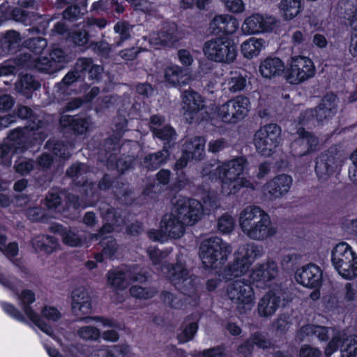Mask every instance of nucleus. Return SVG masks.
Instances as JSON below:
<instances>
[{"instance_id":"15","label":"nucleus","mask_w":357,"mask_h":357,"mask_svg":"<svg viewBox=\"0 0 357 357\" xmlns=\"http://www.w3.org/2000/svg\"><path fill=\"white\" fill-rule=\"evenodd\" d=\"M107 276L109 284L116 290H123L131 282H144L148 278L137 265L110 270Z\"/></svg>"},{"instance_id":"40","label":"nucleus","mask_w":357,"mask_h":357,"mask_svg":"<svg viewBox=\"0 0 357 357\" xmlns=\"http://www.w3.org/2000/svg\"><path fill=\"white\" fill-rule=\"evenodd\" d=\"M169 355L171 357H188L187 353L182 349L170 346L168 348ZM225 353L222 347H214L210 349H205L198 354H192V357H223Z\"/></svg>"},{"instance_id":"38","label":"nucleus","mask_w":357,"mask_h":357,"mask_svg":"<svg viewBox=\"0 0 357 357\" xmlns=\"http://www.w3.org/2000/svg\"><path fill=\"white\" fill-rule=\"evenodd\" d=\"M338 13L349 21L353 30L357 32V8L351 1L342 0L338 3Z\"/></svg>"},{"instance_id":"23","label":"nucleus","mask_w":357,"mask_h":357,"mask_svg":"<svg viewBox=\"0 0 357 357\" xmlns=\"http://www.w3.org/2000/svg\"><path fill=\"white\" fill-rule=\"evenodd\" d=\"M282 299H284V293L280 287L267 291L259 300L258 304L259 316L264 317L272 316L280 307Z\"/></svg>"},{"instance_id":"14","label":"nucleus","mask_w":357,"mask_h":357,"mask_svg":"<svg viewBox=\"0 0 357 357\" xmlns=\"http://www.w3.org/2000/svg\"><path fill=\"white\" fill-rule=\"evenodd\" d=\"M250 108V100L244 96H237L218 106L215 114L225 123H236L248 115Z\"/></svg>"},{"instance_id":"19","label":"nucleus","mask_w":357,"mask_h":357,"mask_svg":"<svg viewBox=\"0 0 357 357\" xmlns=\"http://www.w3.org/2000/svg\"><path fill=\"white\" fill-rule=\"evenodd\" d=\"M182 112L188 123L202 119V111L204 109L203 98L197 92L185 90L182 93Z\"/></svg>"},{"instance_id":"34","label":"nucleus","mask_w":357,"mask_h":357,"mask_svg":"<svg viewBox=\"0 0 357 357\" xmlns=\"http://www.w3.org/2000/svg\"><path fill=\"white\" fill-rule=\"evenodd\" d=\"M107 22L104 19L89 18L86 21L79 23L81 29L73 33L72 38L75 44L83 45L88 42V31L91 27L97 26L99 28H104Z\"/></svg>"},{"instance_id":"24","label":"nucleus","mask_w":357,"mask_h":357,"mask_svg":"<svg viewBox=\"0 0 357 357\" xmlns=\"http://www.w3.org/2000/svg\"><path fill=\"white\" fill-rule=\"evenodd\" d=\"M291 184L292 178L290 176L280 174L264 185L263 192L270 199H277L287 193Z\"/></svg>"},{"instance_id":"42","label":"nucleus","mask_w":357,"mask_h":357,"mask_svg":"<svg viewBox=\"0 0 357 357\" xmlns=\"http://www.w3.org/2000/svg\"><path fill=\"white\" fill-rule=\"evenodd\" d=\"M130 348L128 345H115L95 351L91 357H130Z\"/></svg>"},{"instance_id":"8","label":"nucleus","mask_w":357,"mask_h":357,"mask_svg":"<svg viewBox=\"0 0 357 357\" xmlns=\"http://www.w3.org/2000/svg\"><path fill=\"white\" fill-rule=\"evenodd\" d=\"M331 262L343 278L352 280L357 277V254L347 243H339L333 248Z\"/></svg>"},{"instance_id":"62","label":"nucleus","mask_w":357,"mask_h":357,"mask_svg":"<svg viewBox=\"0 0 357 357\" xmlns=\"http://www.w3.org/2000/svg\"><path fill=\"white\" fill-rule=\"evenodd\" d=\"M40 312L43 317L51 321H57L61 318V312L53 306L45 305Z\"/></svg>"},{"instance_id":"13","label":"nucleus","mask_w":357,"mask_h":357,"mask_svg":"<svg viewBox=\"0 0 357 357\" xmlns=\"http://www.w3.org/2000/svg\"><path fill=\"white\" fill-rule=\"evenodd\" d=\"M315 72V66L309 57L294 56L288 61L284 77L290 84L298 85L314 77Z\"/></svg>"},{"instance_id":"52","label":"nucleus","mask_w":357,"mask_h":357,"mask_svg":"<svg viewBox=\"0 0 357 357\" xmlns=\"http://www.w3.org/2000/svg\"><path fill=\"white\" fill-rule=\"evenodd\" d=\"M157 293L153 287L144 288L138 285H134L130 289V294L132 297L138 299H149L153 298Z\"/></svg>"},{"instance_id":"53","label":"nucleus","mask_w":357,"mask_h":357,"mask_svg":"<svg viewBox=\"0 0 357 357\" xmlns=\"http://www.w3.org/2000/svg\"><path fill=\"white\" fill-rule=\"evenodd\" d=\"M47 145L48 149H51L55 155L63 159H68L70 157L71 153L68 146L62 142H54L50 141Z\"/></svg>"},{"instance_id":"63","label":"nucleus","mask_w":357,"mask_h":357,"mask_svg":"<svg viewBox=\"0 0 357 357\" xmlns=\"http://www.w3.org/2000/svg\"><path fill=\"white\" fill-rule=\"evenodd\" d=\"M91 125L90 118L77 116L73 130L78 134H83L89 130Z\"/></svg>"},{"instance_id":"32","label":"nucleus","mask_w":357,"mask_h":357,"mask_svg":"<svg viewBox=\"0 0 357 357\" xmlns=\"http://www.w3.org/2000/svg\"><path fill=\"white\" fill-rule=\"evenodd\" d=\"M238 20L230 15H219L213 17L210 23V29L215 33L222 32L233 34L238 29Z\"/></svg>"},{"instance_id":"5","label":"nucleus","mask_w":357,"mask_h":357,"mask_svg":"<svg viewBox=\"0 0 357 357\" xmlns=\"http://www.w3.org/2000/svg\"><path fill=\"white\" fill-rule=\"evenodd\" d=\"M261 255L262 250L259 245L253 243L241 245L234 252L233 263L222 270V279L228 281L241 277L248 271L251 264Z\"/></svg>"},{"instance_id":"43","label":"nucleus","mask_w":357,"mask_h":357,"mask_svg":"<svg viewBox=\"0 0 357 357\" xmlns=\"http://www.w3.org/2000/svg\"><path fill=\"white\" fill-rule=\"evenodd\" d=\"M32 245L36 251L52 253L57 248L58 242L52 236L40 235L33 238Z\"/></svg>"},{"instance_id":"39","label":"nucleus","mask_w":357,"mask_h":357,"mask_svg":"<svg viewBox=\"0 0 357 357\" xmlns=\"http://www.w3.org/2000/svg\"><path fill=\"white\" fill-rule=\"evenodd\" d=\"M246 77L241 73L231 72L225 79L222 86L225 90L231 93H236L243 91L246 86Z\"/></svg>"},{"instance_id":"59","label":"nucleus","mask_w":357,"mask_h":357,"mask_svg":"<svg viewBox=\"0 0 357 357\" xmlns=\"http://www.w3.org/2000/svg\"><path fill=\"white\" fill-rule=\"evenodd\" d=\"M14 168L17 173L25 175L33 169V162L26 158H20L15 162Z\"/></svg>"},{"instance_id":"3","label":"nucleus","mask_w":357,"mask_h":357,"mask_svg":"<svg viewBox=\"0 0 357 357\" xmlns=\"http://www.w3.org/2000/svg\"><path fill=\"white\" fill-rule=\"evenodd\" d=\"M238 222L243 234L253 241H264L278 233V228L272 224L270 215L255 205L243 208L238 214Z\"/></svg>"},{"instance_id":"12","label":"nucleus","mask_w":357,"mask_h":357,"mask_svg":"<svg viewBox=\"0 0 357 357\" xmlns=\"http://www.w3.org/2000/svg\"><path fill=\"white\" fill-rule=\"evenodd\" d=\"M227 295L241 313L250 311L255 305L256 297L254 289L250 282L244 279L229 283L227 287Z\"/></svg>"},{"instance_id":"49","label":"nucleus","mask_w":357,"mask_h":357,"mask_svg":"<svg viewBox=\"0 0 357 357\" xmlns=\"http://www.w3.org/2000/svg\"><path fill=\"white\" fill-rule=\"evenodd\" d=\"M171 172L167 169H161L160 170L156 176L158 184L150 186L144 190V193L149 196L152 192L158 193L161 190V187L160 185H167L170 179Z\"/></svg>"},{"instance_id":"31","label":"nucleus","mask_w":357,"mask_h":357,"mask_svg":"<svg viewBox=\"0 0 357 357\" xmlns=\"http://www.w3.org/2000/svg\"><path fill=\"white\" fill-rule=\"evenodd\" d=\"M176 26L174 24L164 27L160 32H153L150 34L148 40L151 47L158 48L160 45H172L178 40Z\"/></svg>"},{"instance_id":"36","label":"nucleus","mask_w":357,"mask_h":357,"mask_svg":"<svg viewBox=\"0 0 357 357\" xmlns=\"http://www.w3.org/2000/svg\"><path fill=\"white\" fill-rule=\"evenodd\" d=\"M266 47L265 40L251 37L241 43V52L245 58L251 59L258 56Z\"/></svg>"},{"instance_id":"56","label":"nucleus","mask_w":357,"mask_h":357,"mask_svg":"<svg viewBox=\"0 0 357 357\" xmlns=\"http://www.w3.org/2000/svg\"><path fill=\"white\" fill-rule=\"evenodd\" d=\"M234 225L233 217L227 213L222 215L218 221V228L223 234L230 233L234 229Z\"/></svg>"},{"instance_id":"35","label":"nucleus","mask_w":357,"mask_h":357,"mask_svg":"<svg viewBox=\"0 0 357 357\" xmlns=\"http://www.w3.org/2000/svg\"><path fill=\"white\" fill-rule=\"evenodd\" d=\"M50 230L54 233L61 235L62 241L70 247H79L86 243V238L79 235L70 228H63L61 225L55 224L50 227Z\"/></svg>"},{"instance_id":"50","label":"nucleus","mask_w":357,"mask_h":357,"mask_svg":"<svg viewBox=\"0 0 357 357\" xmlns=\"http://www.w3.org/2000/svg\"><path fill=\"white\" fill-rule=\"evenodd\" d=\"M133 26L126 22H119L114 27L116 33L119 35V40L116 42V46L119 47L122 43L128 40L131 36Z\"/></svg>"},{"instance_id":"64","label":"nucleus","mask_w":357,"mask_h":357,"mask_svg":"<svg viewBox=\"0 0 357 357\" xmlns=\"http://www.w3.org/2000/svg\"><path fill=\"white\" fill-rule=\"evenodd\" d=\"M147 254L152 261L153 265H160L162 260L165 259L167 255V252L160 251L155 248L149 247L147 250Z\"/></svg>"},{"instance_id":"37","label":"nucleus","mask_w":357,"mask_h":357,"mask_svg":"<svg viewBox=\"0 0 357 357\" xmlns=\"http://www.w3.org/2000/svg\"><path fill=\"white\" fill-rule=\"evenodd\" d=\"M206 139L202 137H195L187 141L183 147L185 154L195 160H202L205 155Z\"/></svg>"},{"instance_id":"60","label":"nucleus","mask_w":357,"mask_h":357,"mask_svg":"<svg viewBox=\"0 0 357 357\" xmlns=\"http://www.w3.org/2000/svg\"><path fill=\"white\" fill-rule=\"evenodd\" d=\"M1 305L7 314L19 321H26L24 314L14 305L6 302H2Z\"/></svg>"},{"instance_id":"16","label":"nucleus","mask_w":357,"mask_h":357,"mask_svg":"<svg viewBox=\"0 0 357 357\" xmlns=\"http://www.w3.org/2000/svg\"><path fill=\"white\" fill-rule=\"evenodd\" d=\"M345 335L346 331L344 330L337 331L332 328L310 324L303 326L298 332V336L301 339L314 335L321 341H326L331 336L332 340L325 349L326 356H331L333 352L337 350L340 347V338L342 335L344 336Z\"/></svg>"},{"instance_id":"45","label":"nucleus","mask_w":357,"mask_h":357,"mask_svg":"<svg viewBox=\"0 0 357 357\" xmlns=\"http://www.w3.org/2000/svg\"><path fill=\"white\" fill-rule=\"evenodd\" d=\"M335 162L333 158L327 155H321L316 162L315 172L321 179H326L334 169Z\"/></svg>"},{"instance_id":"22","label":"nucleus","mask_w":357,"mask_h":357,"mask_svg":"<svg viewBox=\"0 0 357 357\" xmlns=\"http://www.w3.org/2000/svg\"><path fill=\"white\" fill-rule=\"evenodd\" d=\"M100 211L106 223L100 228L98 233L90 234L89 238L91 240L104 238L107 234L114 231V227H119L123 222L121 217L117 216L116 210L107 204H102L100 206Z\"/></svg>"},{"instance_id":"21","label":"nucleus","mask_w":357,"mask_h":357,"mask_svg":"<svg viewBox=\"0 0 357 357\" xmlns=\"http://www.w3.org/2000/svg\"><path fill=\"white\" fill-rule=\"evenodd\" d=\"M322 271L314 264L298 268L294 273L295 281L304 287L317 289L322 282Z\"/></svg>"},{"instance_id":"33","label":"nucleus","mask_w":357,"mask_h":357,"mask_svg":"<svg viewBox=\"0 0 357 357\" xmlns=\"http://www.w3.org/2000/svg\"><path fill=\"white\" fill-rule=\"evenodd\" d=\"M284 70V62L278 57H267L261 61L259 66L260 75L266 79L280 76Z\"/></svg>"},{"instance_id":"57","label":"nucleus","mask_w":357,"mask_h":357,"mask_svg":"<svg viewBox=\"0 0 357 357\" xmlns=\"http://www.w3.org/2000/svg\"><path fill=\"white\" fill-rule=\"evenodd\" d=\"M25 46L36 54H40L47 47V41L41 37L28 39L25 41Z\"/></svg>"},{"instance_id":"4","label":"nucleus","mask_w":357,"mask_h":357,"mask_svg":"<svg viewBox=\"0 0 357 357\" xmlns=\"http://www.w3.org/2000/svg\"><path fill=\"white\" fill-rule=\"evenodd\" d=\"M22 284V281L16 278L6 276L0 273V284L17 296L20 304L27 318L43 333L53 337V329L51 326L44 321L31 306L36 301L34 292L30 289H24L19 294Z\"/></svg>"},{"instance_id":"9","label":"nucleus","mask_w":357,"mask_h":357,"mask_svg":"<svg viewBox=\"0 0 357 357\" xmlns=\"http://www.w3.org/2000/svg\"><path fill=\"white\" fill-rule=\"evenodd\" d=\"M160 271L183 294L190 297L195 296L198 279L190 274L184 264L178 262L174 266H172L165 261L162 264Z\"/></svg>"},{"instance_id":"25","label":"nucleus","mask_w":357,"mask_h":357,"mask_svg":"<svg viewBox=\"0 0 357 357\" xmlns=\"http://www.w3.org/2000/svg\"><path fill=\"white\" fill-rule=\"evenodd\" d=\"M298 137L291 144V149L297 156H303L316 150L318 138L301 128L297 130Z\"/></svg>"},{"instance_id":"48","label":"nucleus","mask_w":357,"mask_h":357,"mask_svg":"<svg viewBox=\"0 0 357 357\" xmlns=\"http://www.w3.org/2000/svg\"><path fill=\"white\" fill-rule=\"evenodd\" d=\"M340 346L345 345L342 357H357V336L346 335L341 336L339 340Z\"/></svg>"},{"instance_id":"55","label":"nucleus","mask_w":357,"mask_h":357,"mask_svg":"<svg viewBox=\"0 0 357 357\" xmlns=\"http://www.w3.org/2000/svg\"><path fill=\"white\" fill-rule=\"evenodd\" d=\"M77 334L81 338L86 340H96L100 337L99 329L91 326L80 328L77 331Z\"/></svg>"},{"instance_id":"29","label":"nucleus","mask_w":357,"mask_h":357,"mask_svg":"<svg viewBox=\"0 0 357 357\" xmlns=\"http://www.w3.org/2000/svg\"><path fill=\"white\" fill-rule=\"evenodd\" d=\"M278 274L277 264L275 261H268L257 264L252 270L250 278L253 282L266 283L275 278Z\"/></svg>"},{"instance_id":"61","label":"nucleus","mask_w":357,"mask_h":357,"mask_svg":"<svg viewBox=\"0 0 357 357\" xmlns=\"http://www.w3.org/2000/svg\"><path fill=\"white\" fill-rule=\"evenodd\" d=\"M6 237L0 229V250H6V254L10 257H15L18 253V245L16 243H10L6 248Z\"/></svg>"},{"instance_id":"41","label":"nucleus","mask_w":357,"mask_h":357,"mask_svg":"<svg viewBox=\"0 0 357 357\" xmlns=\"http://www.w3.org/2000/svg\"><path fill=\"white\" fill-rule=\"evenodd\" d=\"M169 156V151L167 146L165 145L162 151L146 155L144 158L143 165L149 170H154L166 163Z\"/></svg>"},{"instance_id":"47","label":"nucleus","mask_w":357,"mask_h":357,"mask_svg":"<svg viewBox=\"0 0 357 357\" xmlns=\"http://www.w3.org/2000/svg\"><path fill=\"white\" fill-rule=\"evenodd\" d=\"M253 345L266 349L271 347L272 343L263 334L257 333L253 334L244 344L239 347L238 351L239 352H245V349H247L248 352L250 353V347Z\"/></svg>"},{"instance_id":"7","label":"nucleus","mask_w":357,"mask_h":357,"mask_svg":"<svg viewBox=\"0 0 357 357\" xmlns=\"http://www.w3.org/2000/svg\"><path fill=\"white\" fill-rule=\"evenodd\" d=\"M231 247L218 237L202 241L199 247V257L206 268H216L227 260Z\"/></svg>"},{"instance_id":"30","label":"nucleus","mask_w":357,"mask_h":357,"mask_svg":"<svg viewBox=\"0 0 357 357\" xmlns=\"http://www.w3.org/2000/svg\"><path fill=\"white\" fill-rule=\"evenodd\" d=\"M165 81L173 86H184L192 80L190 72L178 65H171L165 68Z\"/></svg>"},{"instance_id":"27","label":"nucleus","mask_w":357,"mask_h":357,"mask_svg":"<svg viewBox=\"0 0 357 357\" xmlns=\"http://www.w3.org/2000/svg\"><path fill=\"white\" fill-rule=\"evenodd\" d=\"M18 61H20V64L26 67H33L38 71L52 74L60 70L62 67L57 65L55 62L52 61L50 57L41 56L36 59H32L31 56L24 53L20 56Z\"/></svg>"},{"instance_id":"51","label":"nucleus","mask_w":357,"mask_h":357,"mask_svg":"<svg viewBox=\"0 0 357 357\" xmlns=\"http://www.w3.org/2000/svg\"><path fill=\"white\" fill-rule=\"evenodd\" d=\"M40 84L35 81L32 75H24L21 77L20 80L16 84L17 90L26 94L28 90H36L39 88Z\"/></svg>"},{"instance_id":"11","label":"nucleus","mask_w":357,"mask_h":357,"mask_svg":"<svg viewBox=\"0 0 357 357\" xmlns=\"http://www.w3.org/2000/svg\"><path fill=\"white\" fill-rule=\"evenodd\" d=\"M281 128L275 123L266 124L254 135L253 143L257 152L264 157L271 156L281 142Z\"/></svg>"},{"instance_id":"17","label":"nucleus","mask_w":357,"mask_h":357,"mask_svg":"<svg viewBox=\"0 0 357 357\" xmlns=\"http://www.w3.org/2000/svg\"><path fill=\"white\" fill-rule=\"evenodd\" d=\"M337 110V98L335 95L327 94L314 110L308 109L302 113L299 118V123L305 125L310 117L315 116L317 120L323 122L333 116Z\"/></svg>"},{"instance_id":"20","label":"nucleus","mask_w":357,"mask_h":357,"mask_svg":"<svg viewBox=\"0 0 357 357\" xmlns=\"http://www.w3.org/2000/svg\"><path fill=\"white\" fill-rule=\"evenodd\" d=\"M278 23L275 17L260 14H253L246 17L241 26V30L245 35L270 32Z\"/></svg>"},{"instance_id":"2","label":"nucleus","mask_w":357,"mask_h":357,"mask_svg":"<svg viewBox=\"0 0 357 357\" xmlns=\"http://www.w3.org/2000/svg\"><path fill=\"white\" fill-rule=\"evenodd\" d=\"M247 160L244 157H238L215 167L212 164L206 165L202 174L208 176L211 181L221 180V192L225 195L236 193L241 188L254 189V184L248 179L241 177Z\"/></svg>"},{"instance_id":"18","label":"nucleus","mask_w":357,"mask_h":357,"mask_svg":"<svg viewBox=\"0 0 357 357\" xmlns=\"http://www.w3.org/2000/svg\"><path fill=\"white\" fill-rule=\"evenodd\" d=\"M43 125L44 123L40 119L33 116V119L29 121L26 127L18 128L10 132L8 135V143L17 151L25 149V136L28 135L29 132L37 131V133L33 134L35 139H42L43 138V137L41 136L43 133Z\"/></svg>"},{"instance_id":"44","label":"nucleus","mask_w":357,"mask_h":357,"mask_svg":"<svg viewBox=\"0 0 357 357\" xmlns=\"http://www.w3.org/2000/svg\"><path fill=\"white\" fill-rule=\"evenodd\" d=\"M279 8L283 18L291 20L301 12V0H282Z\"/></svg>"},{"instance_id":"10","label":"nucleus","mask_w":357,"mask_h":357,"mask_svg":"<svg viewBox=\"0 0 357 357\" xmlns=\"http://www.w3.org/2000/svg\"><path fill=\"white\" fill-rule=\"evenodd\" d=\"M203 52L210 61L230 64L236 59L237 47L232 40L219 37L205 42Z\"/></svg>"},{"instance_id":"26","label":"nucleus","mask_w":357,"mask_h":357,"mask_svg":"<svg viewBox=\"0 0 357 357\" xmlns=\"http://www.w3.org/2000/svg\"><path fill=\"white\" fill-rule=\"evenodd\" d=\"M71 307L73 313L80 319L91 313V300L85 288L79 287L72 291Z\"/></svg>"},{"instance_id":"58","label":"nucleus","mask_w":357,"mask_h":357,"mask_svg":"<svg viewBox=\"0 0 357 357\" xmlns=\"http://www.w3.org/2000/svg\"><path fill=\"white\" fill-rule=\"evenodd\" d=\"M162 302L171 307L178 309L182 307V299L169 291H162L160 296Z\"/></svg>"},{"instance_id":"1","label":"nucleus","mask_w":357,"mask_h":357,"mask_svg":"<svg viewBox=\"0 0 357 357\" xmlns=\"http://www.w3.org/2000/svg\"><path fill=\"white\" fill-rule=\"evenodd\" d=\"M202 213V205L197 200L179 198L173 211L161 220L160 230H150L149 236L158 241H163L165 237L178 238L185 232V225L195 224L201 219Z\"/></svg>"},{"instance_id":"28","label":"nucleus","mask_w":357,"mask_h":357,"mask_svg":"<svg viewBox=\"0 0 357 357\" xmlns=\"http://www.w3.org/2000/svg\"><path fill=\"white\" fill-rule=\"evenodd\" d=\"M149 127L157 138L165 142V144L176 139V132L169 124L165 123V119L160 115H153L150 120Z\"/></svg>"},{"instance_id":"54","label":"nucleus","mask_w":357,"mask_h":357,"mask_svg":"<svg viewBox=\"0 0 357 357\" xmlns=\"http://www.w3.org/2000/svg\"><path fill=\"white\" fill-rule=\"evenodd\" d=\"M119 0H100L93 3V9L96 10H105L114 6V10L118 13L123 12V7L118 2Z\"/></svg>"},{"instance_id":"6","label":"nucleus","mask_w":357,"mask_h":357,"mask_svg":"<svg viewBox=\"0 0 357 357\" xmlns=\"http://www.w3.org/2000/svg\"><path fill=\"white\" fill-rule=\"evenodd\" d=\"M66 174L68 176L73 178V181L76 185H82L84 188V192L87 202L82 204L77 197L68 195L67 199L69 204L75 208H85L87 206L92 205L93 200L91 199L96 197V188L93 183L88 182L92 174L89 167L83 163H75L68 169Z\"/></svg>"},{"instance_id":"46","label":"nucleus","mask_w":357,"mask_h":357,"mask_svg":"<svg viewBox=\"0 0 357 357\" xmlns=\"http://www.w3.org/2000/svg\"><path fill=\"white\" fill-rule=\"evenodd\" d=\"M198 329L197 320L189 321L186 319L181 325L178 333V340L180 343H185L192 340Z\"/></svg>"}]
</instances>
